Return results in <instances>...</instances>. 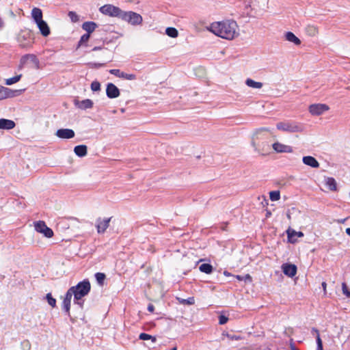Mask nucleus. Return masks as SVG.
<instances>
[{
  "instance_id": "f257e3e1",
  "label": "nucleus",
  "mask_w": 350,
  "mask_h": 350,
  "mask_svg": "<svg viewBox=\"0 0 350 350\" xmlns=\"http://www.w3.org/2000/svg\"><path fill=\"white\" fill-rule=\"evenodd\" d=\"M236 21L228 20L214 22L211 24L209 30L215 35L226 40H232L239 35Z\"/></svg>"
},
{
  "instance_id": "f03ea898",
  "label": "nucleus",
  "mask_w": 350,
  "mask_h": 350,
  "mask_svg": "<svg viewBox=\"0 0 350 350\" xmlns=\"http://www.w3.org/2000/svg\"><path fill=\"white\" fill-rule=\"evenodd\" d=\"M34 34L33 31L29 29L21 30L16 37L19 46L23 49L31 48L34 42Z\"/></svg>"
},
{
  "instance_id": "7ed1b4c3",
  "label": "nucleus",
  "mask_w": 350,
  "mask_h": 350,
  "mask_svg": "<svg viewBox=\"0 0 350 350\" xmlns=\"http://www.w3.org/2000/svg\"><path fill=\"white\" fill-rule=\"evenodd\" d=\"M276 128L280 131L288 133H300L304 129L303 124L293 120L280 122L277 123Z\"/></svg>"
},
{
  "instance_id": "20e7f679",
  "label": "nucleus",
  "mask_w": 350,
  "mask_h": 350,
  "mask_svg": "<svg viewBox=\"0 0 350 350\" xmlns=\"http://www.w3.org/2000/svg\"><path fill=\"white\" fill-rule=\"evenodd\" d=\"M71 288L73 290L74 297L77 300L78 297H84L89 294L91 290V284L88 279H84L78 282L77 285L71 286Z\"/></svg>"
},
{
  "instance_id": "39448f33",
  "label": "nucleus",
  "mask_w": 350,
  "mask_h": 350,
  "mask_svg": "<svg viewBox=\"0 0 350 350\" xmlns=\"http://www.w3.org/2000/svg\"><path fill=\"white\" fill-rule=\"evenodd\" d=\"M99 11L105 15H107L111 17H116L120 19H122L124 13V10L111 4H106L101 6L99 8Z\"/></svg>"
},
{
  "instance_id": "423d86ee",
  "label": "nucleus",
  "mask_w": 350,
  "mask_h": 350,
  "mask_svg": "<svg viewBox=\"0 0 350 350\" xmlns=\"http://www.w3.org/2000/svg\"><path fill=\"white\" fill-rule=\"evenodd\" d=\"M132 25H137L142 23V17L139 14L132 11H124L122 19Z\"/></svg>"
},
{
  "instance_id": "0eeeda50",
  "label": "nucleus",
  "mask_w": 350,
  "mask_h": 350,
  "mask_svg": "<svg viewBox=\"0 0 350 350\" xmlns=\"http://www.w3.org/2000/svg\"><path fill=\"white\" fill-rule=\"evenodd\" d=\"M29 60L34 64L36 69L40 68V61L37 56L34 54H26L21 57L18 69H22Z\"/></svg>"
},
{
  "instance_id": "6e6552de",
  "label": "nucleus",
  "mask_w": 350,
  "mask_h": 350,
  "mask_svg": "<svg viewBox=\"0 0 350 350\" xmlns=\"http://www.w3.org/2000/svg\"><path fill=\"white\" fill-rule=\"evenodd\" d=\"M24 90H11L8 88L0 85V100L8 98H13L20 95Z\"/></svg>"
},
{
  "instance_id": "1a4fd4ad",
  "label": "nucleus",
  "mask_w": 350,
  "mask_h": 350,
  "mask_svg": "<svg viewBox=\"0 0 350 350\" xmlns=\"http://www.w3.org/2000/svg\"><path fill=\"white\" fill-rule=\"evenodd\" d=\"M267 140L257 141V138H252V146L254 148L256 152L265 154L264 152L269 149V144Z\"/></svg>"
},
{
  "instance_id": "9d476101",
  "label": "nucleus",
  "mask_w": 350,
  "mask_h": 350,
  "mask_svg": "<svg viewBox=\"0 0 350 350\" xmlns=\"http://www.w3.org/2000/svg\"><path fill=\"white\" fill-rule=\"evenodd\" d=\"M35 230L40 233L43 234L47 238H51L53 236V231L49 228L44 221H38L34 224Z\"/></svg>"
},
{
  "instance_id": "9b49d317",
  "label": "nucleus",
  "mask_w": 350,
  "mask_h": 350,
  "mask_svg": "<svg viewBox=\"0 0 350 350\" xmlns=\"http://www.w3.org/2000/svg\"><path fill=\"white\" fill-rule=\"evenodd\" d=\"M111 217L107 218L98 217L96 220V228L98 234H103L109 226Z\"/></svg>"
},
{
  "instance_id": "f8f14e48",
  "label": "nucleus",
  "mask_w": 350,
  "mask_h": 350,
  "mask_svg": "<svg viewBox=\"0 0 350 350\" xmlns=\"http://www.w3.org/2000/svg\"><path fill=\"white\" fill-rule=\"evenodd\" d=\"M329 109L326 104H312L309 107V111L313 116H320Z\"/></svg>"
},
{
  "instance_id": "ddd939ff",
  "label": "nucleus",
  "mask_w": 350,
  "mask_h": 350,
  "mask_svg": "<svg viewBox=\"0 0 350 350\" xmlns=\"http://www.w3.org/2000/svg\"><path fill=\"white\" fill-rule=\"evenodd\" d=\"M120 94L118 88L112 83H109L106 87V95L109 98H116Z\"/></svg>"
},
{
  "instance_id": "4468645a",
  "label": "nucleus",
  "mask_w": 350,
  "mask_h": 350,
  "mask_svg": "<svg viewBox=\"0 0 350 350\" xmlns=\"http://www.w3.org/2000/svg\"><path fill=\"white\" fill-rule=\"evenodd\" d=\"M282 269L284 274L290 278L294 277L297 271V266L291 263H284L282 265Z\"/></svg>"
},
{
  "instance_id": "2eb2a0df",
  "label": "nucleus",
  "mask_w": 350,
  "mask_h": 350,
  "mask_svg": "<svg viewBox=\"0 0 350 350\" xmlns=\"http://www.w3.org/2000/svg\"><path fill=\"white\" fill-rule=\"evenodd\" d=\"M74 105L76 107L82 109L86 110L88 109H91L93 107L94 103L91 99L87 98L83 100H79L78 99L74 100Z\"/></svg>"
},
{
  "instance_id": "dca6fc26",
  "label": "nucleus",
  "mask_w": 350,
  "mask_h": 350,
  "mask_svg": "<svg viewBox=\"0 0 350 350\" xmlns=\"http://www.w3.org/2000/svg\"><path fill=\"white\" fill-rule=\"evenodd\" d=\"M56 136L61 139H71L75 135V131L70 129H59L57 130Z\"/></svg>"
},
{
  "instance_id": "f3484780",
  "label": "nucleus",
  "mask_w": 350,
  "mask_h": 350,
  "mask_svg": "<svg viewBox=\"0 0 350 350\" xmlns=\"http://www.w3.org/2000/svg\"><path fill=\"white\" fill-rule=\"evenodd\" d=\"M273 149L279 153L282 152H292L293 151V148L291 146L285 145L280 142H275L272 145Z\"/></svg>"
},
{
  "instance_id": "a211bd4d",
  "label": "nucleus",
  "mask_w": 350,
  "mask_h": 350,
  "mask_svg": "<svg viewBox=\"0 0 350 350\" xmlns=\"http://www.w3.org/2000/svg\"><path fill=\"white\" fill-rule=\"evenodd\" d=\"M36 25L42 36L47 37L50 35L51 30L47 23L45 21L42 20L41 21H39L36 23Z\"/></svg>"
},
{
  "instance_id": "6ab92c4d",
  "label": "nucleus",
  "mask_w": 350,
  "mask_h": 350,
  "mask_svg": "<svg viewBox=\"0 0 350 350\" xmlns=\"http://www.w3.org/2000/svg\"><path fill=\"white\" fill-rule=\"evenodd\" d=\"M302 161L306 165L312 168H318L320 165L319 161L312 156H304Z\"/></svg>"
},
{
  "instance_id": "aec40b11",
  "label": "nucleus",
  "mask_w": 350,
  "mask_h": 350,
  "mask_svg": "<svg viewBox=\"0 0 350 350\" xmlns=\"http://www.w3.org/2000/svg\"><path fill=\"white\" fill-rule=\"evenodd\" d=\"M16 126L14 121L5 118H0V130H11Z\"/></svg>"
},
{
  "instance_id": "412c9836",
  "label": "nucleus",
  "mask_w": 350,
  "mask_h": 350,
  "mask_svg": "<svg viewBox=\"0 0 350 350\" xmlns=\"http://www.w3.org/2000/svg\"><path fill=\"white\" fill-rule=\"evenodd\" d=\"M269 137L268 130L265 128H261L256 130L252 138H257V141L265 140Z\"/></svg>"
},
{
  "instance_id": "4be33fe9",
  "label": "nucleus",
  "mask_w": 350,
  "mask_h": 350,
  "mask_svg": "<svg viewBox=\"0 0 350 350\" xmlns=\"http://www.w3.org/2000/svg\"><path fill=\"white\" fill-rule=\"evenodd\" d=\"M98 27V25L93 21H86L84 22L82 24V29L86 31V33L91 35L92 33H93L96 27Z\"/></svg>"
},
{
  "instance_id": "5701e85b",
  "label": "nucleus",
  "mask_w": 350,
  "mask_h": 350,
  "mask_svg": "<svg viewBox=\"0 0 350 350\" xmlns=\"http://www.w3.org/2000/svg\"><path fill=\"white\" fill-rule=\"evenodd\" d=\"M74 152L79 157H83L88 154V147L85 145H78L74 148Z\"/></svg>"
},
{
  "instance_id": "b1692460",
  "label": "nucleus",
  "mask_w": 350,
  "mask_h": 350,
  "mask_svg": "<svg viewBox=\"0 0 350 350\" xmlns=\"http://www.w3.org/2000/svg\"><path fill=\"white\" fill-rule=\"evenodd\" d=\"M42 16V12L41 9L38 8H33L32 9L31 16L36 23L43 20Z\"/></svg>"
},
{
  "instance_id": "393cba45",
  "label": "nucleus",
  "mask_w": 350,
  "mask_h": 350,
  "mask_svg": "<svg viewBox=\"0 0 350 350\" xmlns=\"http://www.w3.org/2000/svg\"><path fill=\"white\" fill-rule=\"evenodd\" d=\"M285 39L291 42H293L295 45L301 44V40L297 38L293 32L288 31L285 33Z\"/></svg>"
},
{
  "instance_id": "a878e982",
  "label": "nucleus",
  "mask_w": 350,
  "mask_h": 350,
  "mask_svg": "<svg viewBox=\"0 0 350 350\" xmlns=\"http://www.w3.org/2000/svg\"><path fill=\"white\" fill-rule=\"evenodd\" d=\"M199 269L201 272L210 274L213 271V267L210 263H203L200 265Z\"/></svg>"
},
{
  "instance_id": "bb28decb",
  "label": "nucleus",
  "mask_w": 350,
  "mask_h": 350,
  "mask_svg": "<svg viewBox=\"0 0 350 350\" xmlns=\"http://www.w3.org/2000/svg\"><path fill=\"white\" fill-rule=\"evenodd\" d=\"M90 36H91V35L88 33L82 35L79 41L78 42L77 48L78 49L81 46H88L87 43L89 41Z\"/></svg>"
},
{
  "instance_id": "cd10ccee",
  "label": "nucleus",
  "mask_w": 350,
  "mask_h": 350,
  "mask_svg": "<svg viewBox=\"0 0 350 350\" xmlns=\"http://www.w3.org/2000/svg\"><path fill=\"white\" fill-rule=\"evenodd\" d=\"M245 84L250 88L256 89H260L262 87V83L261 82L255 81L252 79H247Z\"/></svg>"
},
{
  "instance_id": "c85d7f7f",
  "label": "nucleus",
  "mask_w": 350,
  "mask_h": 350,
  "mask_svg": "<svg viewBox=\"0 0 350 350\" xmlns=\"http://www.w3.org/2000/svg\"><path fill=\"white\" fill-rule=\"evenodd\" d=\"M326 185L331 191H336L337 184L336 180L332 177H328L326 180Z\"/></svg>"
},
{
  "instance_id": "c756f323",
  "label": "nucleus",
  "mask_w": 350,
  "mask_h": 350,
  "mask_svg": "<svg viewBox=\"0 0 350 350\" xmlns=\"http://www.w3.org/2000/svg\"><path fill=\"white\" fill-rule=\"evenodd\" d=\"M165 33L170 38H175L178 36V30L172 27H167L165 29Z\"/></svg>"
},
{
  "instance_id": "7c9ffc66",
  "label": "nucleus",
  "mask_w": 350,
  "mask_h": 350,
  "mask_svg": "<svg viewBox=\"0 0 350 350\" xmlns=\"http://www.w3.org/2000/svg\"><path fill=\"white\" fill-rule=\"evenodd\" d=\"M71 301L63 300L62 301V310L64 311L66 314L71 319L70 310Z\"/></svg>"
},
{
  "instance_id": "2f4dec72",
  "label": "nucleus",
  "mask_w": 350,
  "mask_h": 350,
  "mask_svg": "<svg viewBox=\"0 0 350 350\" xmlns=\"http://www.w3.org/2000/svg\"><path fill=\"white\" fill-rule=\"evenodd\" d=\"M94 276H95L97 283L100 286H103L104 281L106 278L105 274L103 273L98 272V273H95Z\"/></svg>"
},
{
  "instance_id": "473e14b6",
  "label": "nucleus",
  "mask_w": 350,
  "mask_h": 350,
  "mask_svg": "<svg viewBox=\"0 0 350 350\" xmlns=\"http://www.w3.org/2000/svg\"><path fill=\"white\" fill-rule=\"evenodd\" d=\"M21 77H22V75L20 74V75H16L12 78L7 79L5 80V84L7 85H11L21 80Z\"/></svg>"
},
{
  "instance_id": "72a5a7b5",
  "label": "nucleus",
  "mask_w": 350,
  "mask_h": 350,
  "mask_svg": "<svg viewBox=\"0 0 350 350\" xmlns=\"http://www.w3.org/2000/svg\"><path fill=\"white\" fill-rule=\"evenodd\" d=\"M306 32L310 36H314L317 33L318 31L315 26L308 25L306 27Z\"/></svg>"
},
{
  "instance_id": "f704fd0d",
  "label": "nucleus",
  "mask_w": 350,
  "mask_h": 350,
  "mask_svg": "<svg viewBox=\"0 0 350 350\" xmlns=\"http://www.w3.org/2000/svg\"><path fill=\"white\" fill-rule=\"evenodd\" d=\"M139 338L142 340H151L153 342H155L157 341V338L155 336H152L146 333H141L139 336Z\"/></svg>"
},
{
  "instance_id": "c9c22d12",
  "label": "nucleus",
  "mask_w": 350,
  "mask_h": 350,
  "mask_svg": "<svg viewBox=\"0 0 350 350\" xmlns=\"http://www.w3.org/2000/svg\"><path fill=\"white\" fill-rule=\"evenodd\" d=\"M234 278H236L239 281H244L245 282H252V278L250 274H245V275H237Z\"/></svg>"
},
{
  "instance_id": "e433bc0d",
  "label": "nucleus",
  "mask_w": 350,
  "mask_h": 350,
  "mask_svg": "<svg viewBox=\"0 0 350 350\" xmlns=\"http://www.w3.org/2000/svg\"><path fill=\"white\" fill-rule=\"evenodd\" d=\"M179 303L184 305H193L195 304V299L193 297H189L187 299L177 298Z\"/></svg>"
},
{
  "instance_id": "4c0bfd02",
  "label": "nucleus",
  "mask_w": 350,
  "mask_h": 350,
  "mask_svg": "<svg viewBox=\"0 0 350 350\" xmlns=\"http://www.w3.org/2000/svg\"><path fill=\"white\" fill-rule=\"evenodd\" d=\"M269 198L271 201H277L280 198V191H271L269 192Z\"/></svg>"
},
{
  "instance_id": "58836bf2",
  "label": "nucleus",
  "mask_w": 350,
  "mask_h": 350,
  "mask_svg": "<svg viewBox=\"0 0 350 350\" xmlns=\"http://www.w3.org/2000/svg\"><path fill=\"white\" fill-rule=\"evenodd\" d=\"M46 299L47 300L48 304L53 308L56 306V299L53 297L51 293H47L46 295Z\"/></svg>"
},
{
  "instance_id": "ea45409f",
  "label": "nucleus",
  "mask_w": 350,
  "mask_h": 350,
  "mask_svg": "<svg viewBox=\"0 0 350 350\" xmlns=\"http://www.w3.org/2000/svg\"><path fill=\"white\" fill-rule=\"evenodd\" d=\"M120 78L132 81L136 79L137 77L135 74H128L123 72L122 74H121Z\"/></svg>"
},
{
  "instance_id": "a19ab883",
  "label": "nucleus",
  "mask_w": 350,
  "mask_h": 350,
  "mask_svg": "<svg viewBox=\"0 0 350 350\" xmlns=\"http://www.w3.org/2000/svg\"><path fill=\"white\" fill-rule=\"evenodd\" d=\"M72 292L73 290L72 289V288H69L67 292L66 293L63 300L71 301L72 297H74V294Z\"/></svg>"
},
{
  "instance_id": "79ce46f5",
  "label": "nucleus",
  "mask_w": 350,
  "mask_h": 350,
  "mask_svg": "<svg viewBox=\"0 0 350 350\" xmlns=\"http://www.w3.org/2000/svg\"><path fill=\"white\" fill-rule=\"evenodd\" d=\"M91 90L93 92H98L100 90V83L98 81H94L91 83Z\"/></svg>"
},
{
  "instance_id": "37998d69",
  "label": "nucleus",
  "mask_w": 350,
  "mask_h": 350,
  "mask_svg": "<svg viewBox=\"0 0 350 350\" xmlns=\"http://www.w3.org/2000/svg\"><path fill=\"white\" fill-rule=\"evenodd\" d=\"M72 22L76 23L79 21V16L76 14V12L73 11H70L68 14Z\"/></svg>"
},
{
  "instance_id": "c03bdc74",
  "label": "nucleus",
  "mask_w": 350,
  "mask_h": 350,
  "mask_svg": "<svg viewBox=\"0 0 350 350\" xmlns=\"http://www.w3.org/2000/svg\"><path fill=\"white\" fill-rule=\"evenodd\" d=\"M342 293L346 295L347 297H350V290L349 289L346 283L343 282L342 284Z\"/></svg>"
},
{
  "instance_id": "a18cd8bd",
  "label": "nucleus",
  "mask_w": 350,
  "mask_h": 350,
  "mask_svg": "<svg viewBox=\"0 0 350 350\" xmlns=\"http://www.w3.org/2000/svg\"><path fill=\"white\" fill-rule=\"evenodd\" d=\"M83 297H78V299H75V297H74L73 301L74 304L76 305H78L81 309H83V305H84V299H83Z\"/></svg>"
},
{
  "instance_id": "49530a36",
  "label": "nucleus",
  "mask_w": 350,
  "mask_h": 350,
  "mask_svg": "<svg viewBox=\"0 0 350 350\" xmlns=\"http://www.w3.org/2000/svg\"><path fill=\"white\" fill-rule=\"evenodd\" d=\"M88 66L91 68H99L105 66L103 63L89 62Z\"/></svg>"
},
{
  "instance_id": "de8ad7c7",
  "label": "nucleus",
  "mask_w": 350,
  "mask_h": 350,
  "mask_svg": "<svg viewBox=\"0 0 350 350\" xmlns=\"http://www.w3.org/2000/svg\"><path fill=\"white\" fill-rule=\"evenodd\" d=\"M219 324L224 325L228 321V317L224 314H220L219 316Z\"/></svg>"
},
{
  "instance_id": "09e8293b",
  "label": "nucleus",
  "mask_w": 350,
  "mask_h": 350,
  "mask_svg": "<svg viewBox=\"0 0 350 350\" xmlns=\"http://www.w3.org/2000/svg\"><path fill=\"white\" fill-rule=\"evenodd\" d=\"M122 72H123L121 71L119 69H111V70H109V73L110 74L113 75L116 77H119V78L121 77V74H122Z\"/></svg>"
},
{
  "instance_id": "8fccbe9b",
  "label": "nucleus",
  "mask_w": 350,
  "mask_h": 350,
  "mask_svg": "<svg viewBox=\"0 0 350 350\" xmlns=\"http://www.w3.org/2000/svg\"><path fill=\"white\" fill-rule=\"evenodd\" d=\"M226 336L231 340H239L242 339V337L240 335L226 334Z\"/></svg>"
},
{
  "instance_id": "3c124183",
  "label": "nucleus",
  "mask_w": 350,
  "mask_h": 350,
  "mask_svg": "<svg viewBox=\"0 0 350 350\" xmlns=\"http://www.w3.org/2000/svg\"><path fill=\"white\" fill-rule=\"evenodd\" d=\"M22 345L25 350H29L31 349V345L28 340L23 341Z\"/></svg>"
},
{
  "instance_id": "603ef678",
  "label": "nucleus",
  "mask_w": 350,
  "mask_h": 350,
  "mask_svg": "<svg viewBox=\"0 0 350 350\" xmlns=\"http://www.w3.org/2000/svg\"><path fill=\"white\" fill-rule=\"evenodd\" d=\"M296 234V232L295 230H292V232L290 231V230H287V235L288 239H290L293 236H294ZM290 242H293L292 241L289 240Z\"/></svg>"
},
{
  "instance_id": "864d4df0",
  "label": "nucleus",
  "mask_w": 350,
  "mask_h": 350,
  "mask_svg": "<svg viewBox=\"0 0 350 350\" xmlns=\"http://www.w3.org/2000/svg\"><path fill=\"white\" fill-rule=\"evenodd\" d=\"M316 342H317V345H319L320 344H323L322 340H321L319 334H318V336H316Z\"/></svg>"
},
{
  "instance_id": "5fc2aeb1",
  "label": "nucleus",
  "mask_w": 350,
  "mask_h": 350,
  "mask_svg": "<svg viewBox=\"0 0 350 350\" xmlns=\"http://www.w3.org/2000/svg\"><path fill=\"white\" fill-rule=\"evenodd\" d=\"M290 348H291V350H299L296 348V347L293 341V339L291 340Z\"/></svg>"
},
{
  "instance_id": "6e6d98bb",
  "label": "nucleus",
  "mask_w": 350,
  "mask_h": 350,
  "mask_svg": "<svg viewBox=\"0 0 350 350\" xmlns=\"http://www.w3.org/2000/svg\"><path fill=\"white\" fill-rule=\"evenodd\" d=\"M147 309L149 312H153L154 310V306L152 304H148Z\"/></svg>"
},
{
  "instance_id": "4d7b16f0",
  "label": "nucleus",
  "mask_w": 350,
  "mask_h": 350,
  "mask_svg": "<svg viewBox=\"0 0 350 350\" xmlns=\"http://www.w3.org/2000/svg\"><path fill=\"white\" fill-rule=\"evenodd\" d=\"M311 332H312V334L315 333L317 334V336H318V334H319V330L315 327L312 328Z\"/></svg>"
},
{
  "instance_id": "13d9d810",
  "label": "nucleus",
  "mask_w": 350,
  "mask_h": 350,
  "mask_svg": "<svg viewBox=\"0 0 350 350\" xmlns=\"http://www.w3.org/2000/svg\"><path fill=\"white\" fill-rule=\"evenodd\" d=\"M103 49L102 46H94L92 51H99V50H101Z\"/></svg>"
},
{
  "instance_id": "bf43d9fd",
  "label": "nucleus",
  "mask_w": 350,
  "mask_h": 350,
  "mask_svg": "<svg viewBox=\"0 0 350 350\" xmlns=\"http://www.w3.org/2000/svg\"><path fill=\"white\" fill-rule=\"evenodd\" d=\"M224 274L226 276H232V277H234V275H232L230 273H229V272H228V271H224Z\"/></svg>"
},
{
  "instance_id": "052dcab7",
  "label": "nucleus",
  "mask_w": 350,
  "mask_h": 350,
  "mask_svg": "<svg viewBox=\"0 0 350 350\" xmlns=\"http://www.w3.org/2000/svg\"><path fill=\"white\" fill-rule=\"evenodd\" d=\"M4 27V22L0 18V30Z\"/></svg>"
},
{
  "instance_id": "680f3d73",
  "label": "nucleus",
  "mask_w": 350,
  "mask_h": 350,
  "mask_svg": "<svg viewBox=\"0 0 350 350\" xmlns=\"http://www.w3.org/2000/svg\"><path fill=\"white\" fill-rule=\"evenodd\" d=\"M317 350H323V344H320L319 345H317Z\"/></svg>"
},
{
  "instance_id": "e2e57ef3",
  "label": "nucleus",
  "mask_w": 350,
  "mask_h": 350,
  "mask_svg": "<svg viewBox=\"0 0 350 350\" xmlns=\"http://www.w3.org/2000/svg\"><path fill=\"white\" fill-rule=\"evenodd\" d=\"M286 217L288 219H291V213H290V210H288L287 213H286Z\"/></svg>"
},
{
  "instance_id": "0e129e2a",
  "label": "nucleus",
  "mask_w": 350,
  "mask_h": 350,
  "mask_svg": "<svg viewBox=\"0 0 350 350\" xmlns=\"http://www.w3.org/2000/svg\"><path fill=\"white\" fill-rule=\"evenodd\" d=\"M321 285H322V287L323 288V289L325 290L326 286H327L326 282H323Z\"/></svg>"
},
{
  "instance_id": "69168bd1",
  "label": "nucleus",
  "mask_w": 350,
  "mask_h": 350,
  "mask_svg": "<svg viewBox=\"0 0 350 350\" xmlns=\"http://www.w3.org/2000/svg\"><path fill=\"white\" fill-rule=\"evenodd\" d=\"M347 234H348L349 236H350V228H347L345 230Z\"/></svg>"
},
{
  "instance_id": "338daca9",
  "label": "nucleus",
  "mask_w": 350,
  "mask_h": 350,
  "mask_svg": "<svg viewBox=\"0 0 350 350\" xmlns=\"http://www.w3.org/2000/svg\"><path fill=\"white\" fill-rule=\"evenodd\" d=\"M296 234L298 235V237H301L302 236H304V234L303 232H296Z\"/></svg>"
},
{
  "instance_id": "774afa93",
  "label": "nucleus",
  "mask_w": 350,
  "mask_h": 350,
  "mask_svg": "<svg viewBox=\"0 0 350 350\" xmlns=\"http://www.w3.org/2000/svg\"><path fill=\"white\" fill-rule=\"evenodd\" d=\"M270 215H271V212L267 211V214H266V217H268Z\"/></svg>"
}]
</instances>
